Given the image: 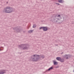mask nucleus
<instances>
[{
    "label": "nucleus",
    "instance_id": "obj_1",
    "mask_svg": "<svg viewBox=\"0 0 74 74\" xmlns=\"http://www.w3.org/2000/svg\"><path fill=\"white\" fill-rule=\"evenodd\" d=\"M4 11L5 13H11L12 12V8L7 7L4 9Z\"/></svg>",
    "mask_w": 74,
    "mask_h": 74
},
{
    "label": "nucleus",
    "instance_id": "obj_2",
    "mask_svg": "<svg viewBox=\"0 0 74 74\" xmlns=\"http://www.w3.org/2000/svg\"><path fill=\"white\" fill-rule=\"evenodd\" d=\"M33 61H37L39 59V57L37 55H34L33 57Z\"/></svg>",
    "mask_w": 74,
    "mask_h": 74
},
{
    "label": "nucleus",
    "instance_id": "obj_3",
    "mask_svg": "<svg viewBox=\"0 0 74 74\" xmlns=\"http://www.w3.org/2000/svg\"><path fill=\"white\" fill-rule=\"evenodd\" d=\"M42 29L44 31H47L48 30V28L47 27H43L40 28V29Z\"/></svg>",
    "mask_w": 74,
    "mask_h": 74
},
{
    "label": "nucleus",
    "instance_id": "obj_4",
    "mask_svg": "<svg viewBox=\"0 0 74 74\" xmlns=\"http://www.w3.org/2000/svg\"><path fill=\"white\" fill-rule=\"evenodd\" d=\"M60 17V15H58L56 16L55 17V19H59V18Z\"/></svg>",
    "mask_w": 74,
    "mask_h": 74
},
{
    "label": "nucleus",
    "instance_id": "obj_5",
    "mask_svg": "<svg viewBox=\"0 0 74 74\" xmlns=\"http://www.w3.org/2000/svg\"><path fill=\"white\" fill-rule=\"evenodd\" d=\"M64 58H65V59H68V58H69V56L66 55L64 56Z\"/></svg>",
    "mask_w": 74,
    "mask_h": 74
},
{
    "label": "nucleus",
    "instance_id": "obj_6",
    "mask_svg": "<svg viewBox=\"0 0 74 74\" xmlns=\"http://www.w3.org/2000/svg\"><path fill=\"white\" fill-rule=\"evenodd\" d=\"M53 62L54 63V65H56V64H58V62H57L55 61H53Z\"/></svg>",
    "mask_w": 74,
    "mask_h": 74
},
{
    "label": "nucleus",
    "instance_id": "obj_7",
    "mask_svg": "<svg viewBox=\"0 0 74 74\" xmlns=\"http://www.w3.org/2000/svg\"><path fill=\"white\" fill-rule=\"evenodd\" d=\"M53 69V68L52 67H51L49 68L48 69V71H49L50 70H52Z\"/></svg>",
    "mask_w": 74,
    "mask_h": 74
},
{
    "label": "nucleus",
    "instance_id": "obj_8",
    "mask_svg": "<svg viewBox=\"0 0 74 74\" xmlns=\"http://www.w3.org/2000/svg\"><path fill=\"white\" fill-rule=\"evenodd\" d=\"M56 59L58 60H60L61 59H60V57H57L56 58Z\"/></svg>",
    "mask_w": 74,
    "mask_h": 74
},
{
    "label": "nucleus",
    "instance_id": "obj_9",
    "mask_svg": "<svg viewBox=\"0 0 74 74\" xmlns=\"http://www.w3.org/2000/svg\"><path fill=\"white\" fill-rule=\"evenodd\" d=\"M58 2L59 3H62V2H63V1L62 0H58Z\"/></svg>",
    "mask_w": 74,
    "mask_h": 74
},
{
    "label": "nucleus",
    "instance_id": "obj_10",
    "mask_svg": "<svg viewBox=\"0 0 74 74\" xmlns=\"http://www.w3.org/2000/svg\"><path fill=\"white\" fill-rule=\"evenodd\" d=\"M4 70H2L1 71V72L0 73V74H3L4 73Z\"/></svg>",
    "mask_w": 74,
    "mask_h": 74
},
{
    "label": "nucleus",
    "instance_id": "obj_11",
    "mask_svg": "<svg viewBox=\"0 0 74 74\" xmlns=\"http://www.w3.org/2000/svg\"><path fill=\"white\" fill-rule=\"evenodd\" d=\"M60 61L61 62H63L64 61V60L63 59H61Z\"/></svg>",
    "mask_w": 74,
    "mask_h": 74
},
{
    "label": "nucleus",
    "instance_id": "obj_12",
    "mask_svg": "<svg viewBox=\"0 0 74 74\" xmlns=\"http://www.w3.org/2000/svg\"><path fill=\"white\" fill-rule=\"evenodd\" d=\"M36 27V25H34L33 26V28H34V27Z\"/></svg>",
    "mask_w": 74,
    "mask_h": 74
},
{
    "label": "nucleus",
    "instance_id": "obj_13",
    "mask_svg": "<svg viewBox=\"0 0 74 74\" xmlns=\"http://www.w3.org/2000/svg\"><path fill=\"white\" fill-rule=\"evenodd\" d=\"M33 31H32V30H30V31H29V33H32V32Z\"/></svg>",
    "mask_w": 74,
    "mask_h": 74
},
{
    "label": "nucleus",
    "instance_id": "obj_14",
    "mask_svg": "<svg viewBox=\"0 0 74 74\" xmlns=\"http://www.w3.org/2000/svg\"><path fill=\"white\" fill-rule=\"evenodd\" d=\"M42 58H44V56H42Z\"/></svg>",
    "mask_w": 74,
    "mask_h": 74
},
{
    "label": "nucleus",
    "instance_id": "obj_15",
    "mask_svg": "<svg viewBox=\"0 0 74 74\" xmlns=\"http://www.w3.org/2000/svg\"><path fill=\"white\" fill-rule=\"evenodd\" d=\"M25 49H26V48H25Z\"/></svg>",
    "mask_w": 74,
    "mask_h": 74
},
{
    "label": "nucleus",
    "instance_id": "obj_16",
    "mask_svg": "<svg viewBox=\"0 0 74 74\" xmlns=\"http://www.w3.org/2000/svg\"><path fill=\"white\" fill-rule=\"evenodd\" d=\"M56 22H57V21H56Z\"/></svg>",
    "mask_w": 74,
    "mask_h": 74
}]
</instances>
